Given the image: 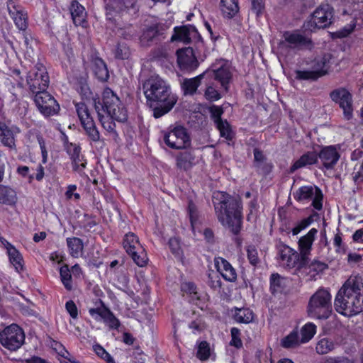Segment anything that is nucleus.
I'll return each mask as SVG.
<instances>
[{"instance_id": "1", "label": "nucleus", "mask_w": 363, "mask_h": 363, "mask_svg": "<svg viewBox=\"0 0 363 363\" xmlns=\"http://www.w3.org/2000/svg\"><path fill=\"white\" fill-rule=\"evenodd\" d=\"M147 104L152 109L153 116L159 118L169 112L177 101L169 84L158 75H153L143 84Z\"/></svg>"}, {"instance_id": "2", "label": "nucleus", "mask_w": 363, "mask_h": 363, "mask_svg": "<svg viewBox=\"0 0 363 363\" xmlns=\"http://www.w3.org/2000/svg\"><path fill=\"white\" fill-rule=\"evenodd\" d=\"M213 203L218 221L233 234L238 235L242 227L241 199L224 191H216L213 194Z\"/></svg>"}, {"instance_id": "3", "label": "nucleus", "mask_w": 363, "mask_h": 363, "mask_svg": "<svg viewBox=\"0 0 363 363\" xmlns=\"http://www.w3.org/2000/svg\"><path fill=\"white\" fill-rule=\"evenodd\" d=\"M335 311L352 317L363 311V281L359 276H351L338 291L335 301Z\"/></svg>"}, {"instance_id": "4", "label": "nucleus", "mask_w": 363, "mask_h": 363, "mask_svg": "<svg viewBox=\"0 0 363 363\" xmlns=\"http://www.w3.org/2000/svg\"><path fill=\"white\" fill-rule=\"evenodd\" d=\"M332 296L329 291L318 289L308 301L307 313L309 317L318 320H326L332 314Z\"/></svg>"}, {"instance_id": "5", "label": "nucleus", "mask_w": 363, "mask_h": 363, "mask_svg": "<svg viewBox=\"0 0 363 363\" xmlns=\"http://www.w3.org/2000/svg\"><path fill=\"white\" fill-rule=\"evenodd\" d=\"M104 114L112 117L119 122H125L127 120V111L122 105L119 98L110 88H106L103 91V103Z\"/></svg>"}, {"instance_id": "6", "label": "nucleus", "mask_w": 363, "mask_h": 363, "mask_svg": "<svg viewBox=\"0 0 363 363\" xmlns=\"http://www.w3.org/2000/svg\"><path fill=\"white\" fill-rule=\"evenodd\" d=\"M25 333L17 324H11L0 332V344L10 351H16L24 343Z\"/></svg>"}, {"instance_id": "7", "label": "nucleus", "mask_w": 363, "mask_h": 363, "mask_svg": "<svg viewBox=\"0 0 363 363\" xmlns=\"http://www.w3.org/2000/svg\"><path fill=\"white\" fill-rule=\"evenodd\" d=\"M26 82L29 89L33 94L45 91L50 83L49 76L45 67L42 64H37L28 72Z\"/></svg>"}, {"instance_id": "8", "label": "nucleus", "mask_w": 363, "mask_h": 363, "mask_svg": "<svg viewBox=\"0 0 363 363\" xmlns=\"http://www.w3.org/2000/svg\"><path fill=\"white\" fill-rule=\"evenodd\" d=\"M75 108L81 125L89 139L95 143L99 142L101 135L87 106L82 102L76 103Z\"/></svg>"}, {"instance_id": "9", "label": "nucleus", "mask_w": 363, "mask_h": 363, "mask_svg": "<svg viewBox=\"0 0 363 363\" xmlns=\"http://www.w3.org/2000/svg\"><path fill=\"white\" fill-rule=\"evenodd\" d=\"M123 245L126 252L137 265L144 267L146 264L147 260L146 254L138 238L133 233H128L125 235Z\"/></svg>"}, {"instance_id": "10", "label": "nucleus", "mask_w": 363, "mask_h": 363, "mask_svg": "<svg viewBox=\"0 0 363 363\" xmlns=\"http://www.w3.org/2000/svg\"><path fill=\"white\" fill-rule=\"evenodd\" d=\"M205 72L206 74L218 82L225 91H228L229 84L232 79V72L227 62L223 60H218L212 65L210 69Z\"/></svg>"}, {"instance_id": "11", "label": "nucleus", "mask_w": 363, "mask_h": 363, "mask_svg": "<svg viewBox=\"0 0 363 363\" xmlns=\"http://www.w3.org/2000/svg\"><path fill=\"white\" fill-rule=\"evenodd\" d=\"M164 143L172 149H186L191 144L189 135L182 126H176L164 133Z\"/></svg>"}, {"instance_id": "12", "label": "nucleus", "mask_w": 363, "mask_h": 363, "mask_svg": "<svg viewBox=\"0 0 363 363\" xmlns=\"http://www.w3.org/2000/svg\"><path fill=\"white\" fill-rule=\"evenodd\" d=\"M333 18V9L328 4H323L314 11L307 26L311 30L325 28L332 23Z\"/></svg>"}, {"instance_id": "13", "label": "nucleus", "mask_w": 363, "mask_h": 363, "mask_svg": "<svg viewBox=\"0 0 363 363\" xmlns=\"http://www.w3.org/2000/svg\"><path fill=\"white\" fill-rule=\"evenodd\" d=\"M294 196L298 201L312 200V206L318 211L323 208V195L320 189L317 186H301L294 194Z\"/></svg>"}, {"instance_id": "14", "label": "nucleus", "mask_w": 363, "mask_h": 363, "mask_svg": "<svg viewBox=\"0 0 363 363\" xmlns=\"http://www.w3.org/2000/svg\"><path fill=\"white\" fill-rule=\"evenodd\" d=\"M318 230L311 228L306 235L300 238L298 242L299 250L298 267H305L310 260L313 243L315 239Z\"/></svg>"}, {"instance_id": "15", "label": "nucleus", "mask_w": 363, "mask_h": 363, "mask_svg": "<svg viewBox=\"0 0 363 363\" xmlns=\"http://www.w3.org/2000/svg\"><path fill=\"white\" fill-rule=\"evenodd\" d=\"M35 94V103L42 114L48 117L57 113L60 106L46 90Z\"/></svg>"}, {"instance_id": "16", "label": "nucleus", "mask_w": 363, "mask_h": 363, "mask_svg": "<svg viewBox=\"0 0 363 363\" xmlns=\"http://www.w3.org/2000/svg\"><path fill=\"white\" fill-rule=\"evenodd\" d=\"M331 99L338 104L343 111L345 119L350 120L353 116L352 99L351 94L344 88L333 90L330 94Z\"/></svg>"}, {"instance_id": "17", "label": "nucleus", "mask_w": 363, "mask_h": 363, "mask_svg": "<svg viewBox=\"0 0 363 363\" xmlns=\"http://www.w3.org/2000/svg\"><path fill=\"white\" fill-rule=\"evenodd\" d=\"M177 65L179 69L185 72H191L199 66L194 50L189 47L177 51Z\"/></svg>"}, {"instance_id": "18", "label": "nucleus", "mask_w": 363, "mask_h": 363, "mask_svg": "<svg viewBox=\"0 0 363 363\" xmlns=\"http://www.w3.org/2000/svg\"><path fill=\"white\" fill-rule=\"evenodd\" d=\"M89 312L96 321L103 320L111 329L117 330L120 327L119 320L108 308L104 306L90 308Z\"/></svg>"}, {"instance_id": "19", "label": "nucleus", "mask_w": 363, "mask_h": 363, "mask_svg": "<svg viewBox=\"0 0 363 363\" xmlns=\"http://www.w3.org/2000/svg\"><path fill=\"white\" fill-rule=\"evenodd\" d=\"M7 9L16 26L19 30H26L28 27V14L26 11L13 0L7 1Z\"/></svg>"}, {"instance_id": "20", "label": "nucleus", "mask_w": 363, "mask_h": 363, "mask_svg": "<svg viewBox=\"0 0 363 363\" xmlns=\"http://www.w3.org/2000/svg\"><path fill=\"white\" fill-rule=\"evenodd\" d=\"M277 250L282 265L289 268L298 266L299 255L296 251L282 242L277 245Z\"/></svg>"}, {"instance_id": "21", "label": "nucleus", "mask_w": 363, "mask_h": 363, "mask_svg": "<svg viewBox=\"0 0 363 363\" xmlns=\"http://www.w3.org/2000/svg\"><path fill=\"white\" fill-rule=\"evenodd\" d=\"M340 157V155L337 148L333 145L324 147L318 155V159L320 160L323 167L326 169H333Z\"/></svg>"}, {"instance_id": "22", "label": "nucleus", "mask_w": 363, "mask_h": 363, "mask_svg": "<svg viewBox=\"0 0 363 363\" xmlns=\"http://www.w3.org/2000/svg\"><path fill=\"white\" fill-rule=\"evenodd\" d=\"M94 106L102 127L114 138H116L118 134L115 130L116 124L113 121L115 119L101 112V111H104V106L101 105L99 99H94Z\"/></svg>"}, {"instance_id": "23", "label": "nucleus", "mask_w": 363, "mask_h": 363, "mask_svg": "<svg viewBox=\"0 0 363 363\" xmlns=\"http://www.w3.org/2000/svg\"><path fill=\"white\" fill-rule=\"evenodd\" d=\"M215 267L223 278L230 282H234L237 279V273L232 265L223 257H216Z\"/></svg>"}, {"instance_id": "24", "label": "nucleus", "mask_w": 363, "mask_h": 363, "mask_svg": "<svg viewBox=\"0 0 363 363\" xmlns=\"http://www.w3.org/2000/svg\"><path fill=\"white\" fill-rule=\"evenodd\" d=\"M67 152L72 161L73 169L82 174L86 165V162L81 155V149L76 144L70 143L67 146Z\"/></svg>"}, {"instance_id": "25", "label": "nucleus", "mask_w": 363, "mask_h": 363, "mask_svg": "<svg viewBox=\"0 0 363 363\" xmlns=\"http://www.w3.org/2000/svg\"><path fill=\"white\" fill-rule=\"evenodd\" d=\"M197 34V30L193 26L175 27L174 34L171 37V41L179 40L184 43H189L191 38H195Z\"/></svg>"}, {"instance_id": "26", "label": "nucleus", "mask_w": 363, "mask_h": 363, "mask_svg": "<svg viewBox=\"0 0 363 363\" xmlns=\"http://www.w3.org/2000/svg\"><path fill=\"white\" fill-rule=\"evenodd\" d=\"M167 28L168 27L162 23L151 26L144 30L141 35V40L144 43H149L156 39L164 38Z\"/></svg>"}, {"instance_id": "27", "label": "nucleus", "mask_w": 363, "mask_h": 363, "mask_svg": "<svg viewBox=\"0 0 363 363\" xmlns=\"http://www.w3.org/2000/svg\"><path fill=\"white\" fill-rule=\"evenodd\" d=\"M284 40L280 45L287 43L289 47L295 48L298 47L309 48L311 40L298 33L285 32L283 35Z\"/></svg>"}, {"instance_id": "28", "label": "nucleus", "mask_w": 363, "mask_h": 363, "mask_svg": "<svg viewBox=\"0 0 363 363\" xmlns=\"http://www.w3.org/2000/svg\"><path fill=\"white\" fill-rule=\"evenodd\" d=\"M133 0H111L106 6V15L111 18L114 13H121L133 6Z\"/></svg>"}, {"instance_id": "29", "label": "nucleus", "mask_w": 363, "mask_h": 363, "mask_svg": "<svg viewBox=\"0 0 363 363\" xmlns=\"http://www.w3.org/2000/svg\"><path fill=\"white\" fill-rule=\"evenodd\" d=\"M195 164V155L191 150L179 152L176 156V165L179 169L187 171Z\"/></svg>"}, {"instance_id": "30", "label": "nucleus", "mask_w": 363, "mask_h": 363, "mask_svg": "<svg viewBox=\"0 0 363 363\" xmlns=\"http://www.w3.org/2000/svg\"><path fill=\"white\" fill-rule=\"evenodd\" d=\"M318 154L315 152H307L300 157L298 160L294 162L291 167V172H294L298 169L304 167L307 165H311L317 163Z\"/></svg>"}, {"instance_id": "31", "label": "nucleus", "mask_w": 363, "mask_h": 363, "mask_svg": "<svg viewBox=\"0 0 363 363\" xmlns=\"http://www.w3.org/2000/svg\"><path fill=\"white\" fill-rule=\"evenodd\" d=\"M206 72L191 79H184L182 83V88L185 95H193L196 93L198 87L200 86L201 82Z\"/></svg>"}, {"instance_id": "32", "label": "nucleus", "mask_w": 363, "mask_h": 363, "mask_svg": "<svg viewBox=\"0 0 363 363\" xmlns=\"http://www.w3.org/2000/svg\"><path fill=\"white\" fill-rule=\"evenodd\" d=\"M220 10L225 18H233L239 11L238 0H220Z\"/></svg>"}, {"instance_id": "33", "label": "nucleus", "mask_w": 363, "mask_h": 363, "mask_svg": "<svg viewBox=\"0 0 363 363\" xmlns=\"http://www.w3.org/2000/svg\"><path fill=\"white\" fill-rule=\"evenodd\" d=\"M0 140L4 145L16 150L15 138L12 130L4 123H0Z\"/></svg>"}, {"instance_id": "34", "label": "nucleus", "mask_w": 363, "mask_h": 363, "mask_svg": "<svg viewBox=\"0 0 363 363\" xmlns=\"http://www.w3.org/2000/svg\"><path fill=\"white\" fill-rule=\"evenodd\" d=\"M17 199L16 193L13 189L0 184V203L13 206Z\"/></svg>"}, {"instance_id": "35", "label": "nucleus", "mask_w": 363, "mask_h": 363, "mask_svg": "<svg viewBox=\"0 0 363 363\" xmlns=\"http://www.w3.org/2000/svg\"><path fill=\"white\" fill-rule=\"evenodd\" d=\"M71 15L76 26H82L85 21L86 12L84 8L77 1H73L70 7Z\"/></svg>"}, {"instance_id": "36", "label": "nucleus", "mask_w": 363, "mask_h": 363, "mask_svg": "<svg viewBox=\"0 0 363 363\" xmlns=\"http://www.w3.org/2000/svg\"><path fill=\"white\" fill-rule=\"evenodd\" d=\"M93 71L95 76L102 82L106 81L109 77V73L106 63L100 58L94 60Z\"/></svg>"}, {"instance_id": "37", "label": "nucleus", "mask_w": 363, "mask_h": 363, "mask_svg": "<svg viewBox=\"0 0 363 363\" xmlns=\"http://www.w3.org/2000/svg\"><path fill=\"white\" fill-rule=\"evenodd\" d=\"M67 245L69 254L73 257H79L83 252L84 244L83 241L76 237L67 238Z\"/></svg>"}, {"instance_id": "38", "label": "nucleus", "mask_w": 363, "mask_h": 363, "mask_svg": "<svg viewBox=\"0 0 363 363\" xmlns=\"http://www.w3.org/2000/svg\"><path fill=\"white\" fill-rule=\"evenodd\" d=\"M234 320L240 323H249L254 319L253 312L247 308H235L233 314Z\"/></svg>"}, {"instance_id": "39", "label": "nucleus", "mask_w": 363, "mask_h": 363, "mask_svg": "<svg viewBox=\"0 0 363 363\" xmlns=\"http://www.w3.org/2000/svg\"><path fill=\"white\" fill-rule=\"evenodd\" d=\"M334 342L327 337L321 338L318 341L315 350L319 354H326L335 349Z\"/></svg>"}, {"instance_id": "40", "label": "nucleus", "mask_w": 363, "mask_h": 363, "mask_svg": "<svg viewBox=\"0 0 363 363\" xmlns=\"http://www.w3.org/2000/svg\"><path fill=\"white\" fill-rule=\"evenodd\" d=\"M7 254L11 263L15 267L16 270L18 272L22 271L23 269V259L19 251L14 247L10 250Z\"/></svg>"}, {"instance_id": "41", "label": "nucleus", "mask_w": 363, "mask_h": 363, "mask_svg": "<svg viewBox=\"0 0 363 363\" xmlns=\"http://www.w3.org/2000/svg\"><path fill=\"white\" fill-rule=\"evenodd\" d=\"M316 333V325L313 323L305 324L301 329V343H306L311 340Z\"/></svg>"}, {"instance_id": "42", "label": "nucleus", "mask_w": 363, "mask_h": 363, "mask_svg": "<svg viewBox=\"0 0 363 363\" xmlns=\"http://www.w3.org/2000/svg\"><path fill=\"white\" fill-rule=\"evenodd\" d=\"M52 348L60 356L62 359H60V363L67 362L69 360H75L76 359L72 357L65 347L59 342L52 341L51 343Z\"/></svg>"}, {"instance_id": "43", "label": "nucleus", "mask_w": 363, "mask_h": 363, "mask_svg": "<svg viewBox=\"0 0 363 363\" xmlns=\"http://www.w3.org/2000/svg\"><path fill=\"white\" fill-rule=\"evenodd\" d=\"M60 274L61 281L65 288L68 291H72L73 289L72 275L70 270L67 265H64L60 269Z\"/></svg>"}, {"instance_id": "44", "label": "nucleus", "mask_w": 363, "mask_h": 363, "mask_svg": "<svg viewBox=\"0 0 363 363\" xmlns=\"http://www.w3.org/2000/svg\"><path fill=\"white\" fill-rule=\"evenodd\" d=\"M295 78L298 80H316L321 77L322 72H313V69L309 70H296L295 72Z\"/></svg>"}, {"instance_id": "45", "label": "nucleus", "mask_w": 363, "mask_h": 363, "mask_svg": "<svg viewBox=\"0 0 363 363\" xmlns=\"http://www.w3.org/2000/svg\"><path fill=\"white\" fill-rule=\"evenodd\" d=\"M328 63L329 60L325 56L316 58L313 62L312 69L313 72L320 71L323 73L321 74V77H323L328 73L329 69Z\"/></svg>"}, {"instance_id": "46", "label": "nucleus", "mask_w": 363, "mask_h": 363, "mask_svg": "<svg viewBox=\"0 0 363 363\" xmlns=\"http://www.w3.org/2000/svg\"><path fill=\"white\" fill-rule=\"evenodd\" d=\"M284 286V279L279 274H272L270 277V290L272 294L279 293Z\"/></svg>"}, {"instance_id": "47", "label": "nucleus", "mask_w": 363, "mask_h": 363, "mask_svg": "<svg viewBox=\"0 0 363 363\" xmlns=\"http://www.w3.org/2000/svg\"><path fill=\"white\" fill-rule=\"evenodd\" d=\"M301 343L298 333L293 331L281 340V346L284 348L294 347Z\"/></svg>"}, {"instance_id": "48", "label": "nucleus", "mask_w": 363, "mask_h": 363, "mask_svg": "<svg viewBox=\"0 0 363 363\" xmlns=\"http://www.w3.org/2000/svg\"><path fill=\"white\" fill-rule=\"evenodd\" d=\"M308 265V274H311V277H315L316 274L323 272L328 268V265L320 261L313 260L311 263H308L305 267Z\"/></svg>"}, {"instance_id": "49", "label": "nucleus", "mask_w": 363, "mask_h": 363, "mask_svg": "<svg viewBox=\"0 0 363 363\" xmlns=\"http://www.w3.org/2000/svg\"><path fill=\"white\" fill-rule=\"evenodd\" d=\"M115 57L120 60L128 59L130 56V50L124 43H119L114 50Z\"/></svg>"}, {"instance_id": "50", "label": "nucleus", "mask_w": 363, "mask_h": 363, "mask_svg": "<svg viewBox=\"0 0 363 363\" xmlns=\"http://www.w3.org/2000/svg\"><path fill=\"white\" fill-rule=\"evenodd\" d=\"M216 128L220 131V134L221 137L225 138V139L230 140L233 138V134L231 130L230 126L227 121H223V122H220L216 125Z\"/></svg>"}, {"instance_id": "51", "label": "nucleus", "mask_w": 363, "mask_h": 363, "mask_svg": "<svg viewBox=\"0 0 363 363\" xmlns=\"http://www.w3.org/2000/svg\"><path fill=\"white\" fill-rule=\"evenodd\" d=\"M247 255L250 263L253 266H257L259 262L258 251L254 245H249L247 247Z\"/></svg>"}, {"instance_id": "52", "label": "nucleus", "mask_w": 363, "mask_h": 363, "mask_svg": "<svg viewBox=\"0 0 363 363\" xmlns=\"http://www.w3.org/2000/svg\"><path fill=\"white\" fill-rule=\"evenodd\" d=\"M197 357L201 360H206L210 356V349L208 344L206 342H201L198 347Z\"/></svg>"}, {"instance_id": "53", "label": "nucleus", "mask_w": 363, "mask_h": 363, "mask_svg": "<svg viewBox=\"0 0 363 363\" xmlns=\"http://www.w3.org/2000/svg\"><path fill=\"white\" fill-rule=\"evenodd\" d=\"M204 96L207 100L211 101H218L221 98V94L219 91L211 85L206 87Z\"/></svg>"}, {"instance_id": "54", "label": "nucleus", "mask_w": 363, "mask_h": 363, "mask_svg": "<svg viewBox=\"0 0 363 363\" xmlns=\"http://www.w3.org/2000/svg\"><path fill=\"white\" fill-rule=\"evenodd\" d=\"M188 211H189V215L190 218L191 225L192 227V229L194 230L198 218H199V213L196 209V206L193 203V202H189V206H188Z\"/></svg>"}, {"instance_id": "55", "label": "nucleus", "mask_w": 363, "mask_h": 363, "mask_svg": "<svg viewBox=\"0 0 363 363\" xmlns=\"http://www.w3.org/2000/svg\"><path fill=\"white\" fill-rule=\"evenodd\" d=\"M231 337L232 340L230 342V345L234 346L237 348H240L242 346V340L240 337V332L237 328H231Z\"/></svg>"}, {"instance_id": "56", "label": "nucleus", "mask_w": 363, "mask_h": 363, "mask_svg": "<svg viewBox=\"0 0 363 363\" xmlns=\"http://www.w3.org/2000/svg\"><path fill=\"white\" fill-rule=\"evenodd\" d=\"M94 351L97 354L98 357L104 359L105 361H108L112 358L108 352L99 344H95L93 346Z\"/></svg>"}, {"instance_id": "57", "label": "nucleus", "mask_w": 363, "mask_h": 363, "mask_svg": "<svg viewBox=\"0 0 363 363\" xmlns=\"http://www.w3.org/2000/svg\"><path fill=\"white\" fill-rule=\"evenodd\" d=\"M210 112L216 125L218 124L220 122H223L221 116L223 113V111L221 107L213 106L211 108Z\"/></svg>"}, {"instance_id": "58", "label": "nucleus", "mask_w": 363, "mask_h": 363, "mask_svg": "<svg viewBox=\"0 0 363 363\" xmlns=\"http://www.w3.org/2000/svg\"><path fill=\"white\" fill-rule=\"evenodd\" d=\"M311 222L312 219L311 218H307L302 220L292 229V234L294 235H298L301 230L306 228L311 223Z\"/></svg>"}, {"instance_id": "59", "label": "nucleus", "mask_w": 363, "mask_h": 363, "mask_svg": "<svg viewBox=\"0 0 363 363\" xmlns=\"http://www.w3.org/2000/svg\"><path fill=\"white\" fill-rule=\"evenodd\" d=\"M323 363H354V362L345 356H336L327 357Z\"/></svg>"}, {"instance_id": "60", "label": "nucleus", "mask_w": 363, "mask_h": 363, "mask_svg": "<svg viewBox=\"0 0 363 363\" xmlns=\"http://www.w3.org/2000/svg\"><path fill=\"white\" fill-rule=\"evenodd\" d=\"M208 285L214 290H219L221 288L222 282L218 275L209 274Z\"/></svg>"}, {"instance_id": "61", "label": "nucleus", "mask_w": 363, "mask_h": 363, "mask_svg": "<svg viewBox=\"0 0 363 363\" xmlns=\"http://www.w3.org/2000/svg\"><path fill=\"white\" fill-rule=\"evenodd\" d=\"M65 308L67 311L72 318L76 319L77 318L78 309L73 301H68L65 304Z\"/></svg>"}, {"instance_id": "62", "label": "nucleus", "mask_w": 363, "mask_h": 363, "mask_svg": "<svg viewBox=\"0 0 363 363\" xmlns=\"http://www.w3.org/2000/svg\"><path fill=\"white\" fill-rule=\"evenodd\" d=\"M169 246L171 249V251L173 254L176 255H179L181 254V246L179 241L176 238H170L169 240Z\"/></svg>"}, {"instance_id": "63", "label": "nucleus", "mask_w": 363, "mask_h": 363, "mask_svg": "<svg viewBox=\"0 0 363 363\" xmlns=\"http://www.w3.org/2000/svg\"><path fill=\"white\" fill-rule=\"evenodd\" d=\"M182 290L184 292L189 293L191 295H196V287L194 284L191 282H185L182 284Z\"/></svg>"}, {"instance_id": "64", "label": "nucleus", "mask_w": 363, "mask_h": 363, "mask_svg": "<svg viewBox=\"0 0 363 363\" xmlns=\"http://www.w3.org/2000/svg\"><path fill=\"white\" fill-rule=\"evenodd\" d=\"M252 1V10L257 16L262 13L264 9V4L262 0H251Z\"/></svg>"}]
</instances>
